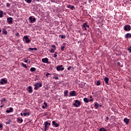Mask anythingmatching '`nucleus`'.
<instances>
[{
	"mask_svg": "<svg viewBox=\"0 0 131 131\" xmlns=\"http://www.w3.org/2000/svg\"><path fill=\"white\" fill-rule=\"evenodd\" d=\"M34 86H35V88H34V90H35L36 91H37V90H38L39 88H41L42 86V84H41V83H36L34 84Z\"/></svg>",
	"mask_w": 131,
	"mask_h": 131,
	"instance_id": "nucleus-1",
	"label": "nucleus"
},
{
	"mask_svg": "<svg viewBox=\"0 0 131 131\" xmlns=\"http://www.w3.org/2000/svg\"><path fill=\"white\" fill-rule=\"evenodd\" d=\"M74 106H75V107H79L81 105V102L78 100H76L75 101V103H73V104Z\"/></svg>",
	"mask_w": 131,
	"mask_h": 131,
	"instance_id": "nucleus-2",
	"label": "nucleus"
},
{
	"mask_svg": "<svg viewBox=\"0 0 131 131\" xmlns=\"http://www.w3.org/2000/svg\"><path fill=\"white\" fill-rule=\"evenodd\" d=\"M23 40L25 39L26 43H29L30 42V39H29V37L27 35H25L23 38Z\"/></svg>",
	"mask_w": 131,
	"mask_h": 131,
	"instance_id": "nucleus-3",
	"label": "nucleus"
},
{
	"mask_svg": "<svg viewBox=\"0 0 131 131\" xmlns=\"http://www.w3.org/2000/svg\"><path fill=\"white\" fill-rule=\"evenodd\" d=\"M51 125V123H49L48 121H46L45 123V128L44 131L48 130V128Z\"/></svg>",
	"mask_w": 131,
	"mask_h": 131,
	"instance_id": "nucleus-4",
	"label": "nucleus"
},
{
	"mask_svg": "<svg viewBox=\"0 0 131 131\" xmlns=\"http://www.w3.org/2000/svg\"><path fill=\"white\" fill-rule=\"evenodd\" d=\"M130 26L129 25H126L124 26V30L125 31H130Z\"/></svg>",
	"mask_w": 131,
	"mask_h": 131,
	"instance_id": "nucleus-5",
	"label": "nucleus"
},
{
	"mask_svg": "<svg viewBox=\"0 0 131 131\" xmlns=\"http://www.w3.org/2000/svg\"><path fill=\"white\" fill-rule=\"evenodd\" d=\"M64 69V67H63V65L62 64L56 67V70H57V71H63Z\"/></svg>",
	"mask_w": 131,
	"mask_h": 131,
	"instance_id": "nucleus-6",
	"label": "nucleus"
},
{
	"mask_svg": "<svg viewBox=\"0 0 131 131\" xmlns=\"http://www.w3.org/2000/svg\"><path fill=\"white\" fill-rule=\"evenodd\" d=\"M27 91L28 92V93H29V94H31V93H33V89L31 86H29L27 88Z\"/></svg>",
	"mask_w": 131,
	"mask_h": 131,
	"instance_id": "nucleus-7",
	"label": "nucleus"
},
{
	"mask_svg": "<svg viewBox=\"0 0 131 131\" xmlns=\"http://www.w3.org/2000/svg\"><path fill=\"white\" fill-rule=\"evenodd\" d=\"M29 20H30V23H34V22L36 21V18H33L32 16H31L29 17Z\"/></svg>",
	"mask_w": 131,
	"mask_h": 131,
	"instance_id": "nucleus-8",
	"label": "nucleus"
},
{
	"mask_svg": "<svg viewBox=\"0 0 131 131\" xmlns=\"http://www.w3.org/2000/svg\"><path fill=\"white\" fill-rule=\"evenodd\" d=\"M77 94H76V91H73L71 92H70V95L71 97H75Z\"/></svg>",
	"mask_w": 131,
	"mask_h": 131,
	"instance_id": "nucleus-9",
	"label": "nucleus"
},
{
	"mask_svg": "<svg viewBox=\"0 0 131 131\" xmlns=\"http://www.w3.org/2000/svg\"><path fill=\"white\" fill-rule=\"evenodd\" d=\"M8 83V81L6 80L5 79H1V81H0V83L1 84H6V83Z\"/></svg>",
	"mask_w": 131,
	"mask_h": 131,
	"instance_id": "nucleus-10",
	"label": "nucleus"
},
{
	"mask_svg": "<svg viewBox=\"0 0 131 131\" xmlns=\"http://www.w3.org/2000/svg\"><path fill=\"white\" fill-rule=\"evenodd\" d=\"M7 23L8 24H11V23H13V18L8 17L7 18Z\"/></svg>",
	"mask_w": 131,
	"mask_h": 131,
	"instance_id": "nucleus-11",
	"label": "nucleus"
},
{
	"mask_svg": "<svg viewBox=\"0 0 131 131\" xmlns=\"http://www.w3.org/2000/svg\"><path fill=\"white\" fill-rule=\"evenodd\" d=\"M42 63H49V58H45L42 59Z\"/></svg>",
	"mask_w": 131,
	"mask_h": 131,
	"instance_id": "nucleus-12",
	"label": "nucleus"
},
{
	"mask_svg": "<svg viewBox=\"0 0 131 131\" xmlns=\"http://www.w3.org/2000/svg\"><path fill=\"white\" fill-rule=\"evenodd\" d=\"M124 122L125 124L127 125L129 123V119H127V118H125L124 119Z\"/></svg>",
	"mask_w": 131,
	"mask_h": 131,
	"instance_id": "nucleus-13",
	"label": "nucleus"
},
{
	"mask_svg": "<svg viewBox=\"0 0 131 131\" xmlns=\"http://www.w3.org/2000/svg\"><path fill=\"white\" fill-rule=\"evenodd\" d=\"M67 8H68V9H70L71 10H74V6H72L71 5H68L67 6Z\"/></svg>",
	"mask_w": 131,
	"mask_h": 131,
	"instance_id": "nucleus-14",
	"label": "nucleus"
},
{
	"mask_svg": "<svg viewBox=\"0 0 131 131\" xmlns=\"http://www.w3.org/2000/svg\"><path fill=\"white\" fill-rule=\"evenodd\" d=\"M82 28L83 30H85V31H86V30H87L86 23H85L83 24V25L82 26Z\"/></svg>",
	"mask_w": 131,
	"mask_h": 131,
	"instance_id": "nucleus-15",
	"label": "nucleus"
},
{
	"mask_svg": "<svg viewBox=\"0 0 131 131\" xmlns=\"http://www.w3.org/2000/svg\"><path fill=\"white\" fill-rule=\"evenodd\" d=\"M52 124L55 125V127H59V126H60V125L58 123H56L55 121H52Z\"/></svg>",
	"mask_w": 131,
	"mask_h": 131,
	"instance_id": "nucleus-16",
	"label": "nucleus"
},
{
	"mask_svg": "<svg viewBox=\"0 0 131 131\" xmlns=\"http://www.w3.org/2000/svg\"><path fill=\"white\" fill-rule=\"evenodd\" d=\"M2 33L3 34H5V35H7L8 34V31H7V30L5 28L2 29Z\"/></svg>",
	"mask_w": 131,
	"mask_h": 131,
	"instance_id": "nucleus-17",
	"label": "nucleus"
},
{
	"mask_svg": "<svg viewBox=\"0 0 131 131\" xmlns=\"http://www.w3.org/2000/svg\"><path fill=\"white\" fill-rule=\"evenodd\" d=\"M131 38V34L128 33L125 35V38Z\"/></svg>",
	"mask_w": 131,
	"mask_h": 131,
	"instance_id": "nucleus-18",
	"label": "nucleus"
},
{
	"mask_svg": "<svg viewBox=\"0 0 131 131\" xmlns=\"http://www.w3.org/2000/svg\"><path fill=\"white\" fill-rule=\"evenodd\" d=\"M104 81H105L106 84H108V83H109V78L107 77H105L104 78Z\"/></svg>",
	"mask_w": 131,
	"mask_h": 131,
	"instance_id": "nucleus-19",
	"label": "nucleus"
},
{
	"mask_svg": "<svg viewBox=\"0 0 131 131\" xmlns=\"http://www.w3.org/2000/svg\"><path fill=\"white\" fill-rule=\"evenodd\" d=\"M17 121L18 122V123H22V122H23V119H20L18 118L17 119Z\"/></svg>",
	"mask_w": 131,
	"mask_h": 131,
	"instance_id": "nucleus-20",
	"label": "nucleus"
},
{
	"mask_svg": "<svg viewBox=\"0 0 131 131\" xmlns=\"http://www.w3.org/2000/svg\"><path fill=\"white\" fill-rule=\"evenodd\" d=\"M64 96L68 97V90H65L64 91Z\"/></svg>",
	"mask_w": 131,
	"mask_h": 131,
	"instance_id": "nucleus-21",
	"label": "nucleus"
},
{
	"mask_svg": "<svg viewBox=\"0 0 131 131\" xmlns=\"http://www.w3.org/2000/svg\"><path fill=\"white\" fill-rule=\"evenodd\" d=\"M43 104L45 105L42 106V109H45V108H47V107H48V104H47L46 102H44Z\"/></svg>",
	"mask_w": 131,
	"mask_h": 131,
	"instance_id": "nucleus-22",
	"label": "nucleus"
},
{
	"mask_svg": "<svg viewBox=\"0 0 131 131\" xmlns=\"http://www.w3.org/2000/svg\"><path fill=\"white\" fill-rule=\"evenodd\" d=\"M83 101H84V103H89V99L86 97H85L83 98Z\"/></svg>",
	"mask_w": 131,
	"mask_h": 131,
	"instance_id": "nucleus-23",
	"label": "nucleus"
},
{
	"mask_svg": "<svg viewBox=\"0 0 131 131\" xmlns=\"http://www.w3.org/2000/svg\"><path fill=\"white\" fill-rule=\"evenodd\" d=\"M30 71L31 72H34L36 71V69H35V68H31L30 69Z\"/></svg>",
	"mask_w": 131,
	"mask_h": 131,
	"instance_id": "nucleus-24",
	"label": "nucleus"
},
{
	"mask_svg": "<svg viewBox=\"0 0 131 131\" xmlns=\"http://www.w3.org/2000/svg\"><path fill=\"white\" fill-rule=\"evenodd\" d=\"M94 107H96V109H98V108H99V104L98 102H95Z\"/></svg>",
	"mask_w": 131,
	"mask_h": 131,
	"instance_id": "nucleus-25",
	"label": "nucleus"
},
{
	"mask_svg": "<svg viewBox=\"0 0 131 131\" xmlns=\"http://www.w3.org/2000/svg\"><path fill=\"white\" fill-rule=\"evenodd\" d=\"M29 115H30V113L28 112V113H24V116H29Z\"/></svg>",
	"mask_w": 131,
	"mask_h": 131,
	"instance_id": "nucleus-26",
	"label": "nucleus"
},
{
	"mask_svg": "<svg viewBox=\"0 0 131 131\" xmlns=\"http://www.w3.org/2000/svg\"><path fill=\"white\" fill-rule=\"evenodd\" d=\"M29 49L31 51H37V48H29Z\"/></svg>",
	"mask_w": 131,
	"mask_h": 131,
	"instance_id": "nucleus-27",
	"label": "nucleus"
},
{
	"mask_svg": "<svg viewBox=\"0 0 131 131\" xmlns=\"http://www.w3.org/2000/svg\"><path fill=\"white\" fill-rule=\"evenodd\" d=\"M3 14H4V12H3L2 10H0V18H3Z\"/></svg>",
	"mask_w": 131,
	"mask_h": 131,
	"instance_id": "nucleus-28",
	"label": "nucleus"
},
{
	"mask_svg": "<svg viewBox=\"0 0 131 131\" xmlns=\"http://www.w3.org/2000/svg\"><path fill=\"white\" fill-rule=\"evenodd\" d=\"M101 84V82H100V80H98L96 81V85H100Z\"/></svg>",
	"mask_w": 131,
	"mask_h": 131,
	"instance_id": "nucleus-29",
	"label": "nucleus"
},
{
	"mask_svg": "<svg viewBox=\"0 0 131 131\" xmlns=\"http://www.w3.org/2000/svg\"><path fill=\"white\" fill-rule=\"evenodd\" d=\"M61 37V38H66V35H59V37Z\"/></svg>",
	"mask_w": 131,
	"mask_h": 131,
	"instance_id": "nucleus-30",
	"label": "nucleus"
},
{
	"mask_svg": "<svg viewBox=\"0 0 131 131\" xmlns=\"http://www.w3.org/2000/svg\"><path fill=\"white\" fill-rule=\"evenodd\" d=\"M49 52H50L51 53H55V50L53 49H51V50H49Z\"/></svg>",
	"mask_w": 131,
	"mask_h": 131,
	"instance_id": "nucleus-31",
	"label": "nucleus"
},
{
	"mask_svg": "<svg viewBox=\"0 0 131 131\" xmlns=\"http://www.w3.org/2000/svg\"><path fill=\"white\" fill-rule=\"evenodd\" d=\"M21 65L22 66H23V67H24V68H28L27 66L24 63H22Z\"/></svg>",
	"mask_w": 131,
	"mask_h": 131,
	"instance_id": "nucleus-32",
	"label": "nucleus"
},
{
	"mask_svg": "<svg viewBox=\"0 0 131 131\" xmlns=\"http://www.w3.org/2000/svg\"><path fill=\"white\" fill-rule=\"evenodd\" d=\"M25 1L26 3H27V4H30L31 2H32V0H25Z\"/></svg>",
	"mask_w": 131,
	"mask_h": 131,
	"instance_id": "nucleus-33",
	"label": "nucleus"
},
{
	"mask_svg": "<svg viewBox=\"0 0 131 131\" xmlns=\"http://www.w3.org/2000/svg\"><path fill=\"white\" fill-rule=\"evenodd\" d=\"M99 131H107V130H106L105 128H101Z\"/></svg>",
	"mask_w": 131,
	"mask_h": 131,
	"instance_id": "nucleus-34",
	"label": "nucleus"
},
{
	"mask_svg": "<svg viewBox=\"0 0 131 131\" xmlns=\"http://www.w3.org/2000/svg\"><path fill=\"white\" fill-rule=\"evenodd\" d=\"M15 36H16V37H19L20 34H19V33H16L15 34Z\"/></svg>",
	"mask_w": 131,
	"mask_h": 131,
	"instance_id": "nucleus-35",
	"label": "nucleus"
},
{
	"mask_svg": "<svg viewBox=\"0 0 131 131\" xmlns=\"http://www.w3.org/2000/svg\"><path fill=\"white\" fill-rule=\"evenodd\" d=\"M10 122H12V121H11V119H9L8 122H6V124H10Z\"/></svg>",
	"mask_w": 131,
	"mask_h": 131,
	"instance_id": "nucleus-36",
	"label": "nucleus"
},
{
	"mask_svg": "<svg viewBox=\"0 0 131 131\" xmlns=\"http://www.w3.org/2000/svg\"><path fill=\"white\" fill-rule=\"evenodd\" d=\"M7 101V99H6V98H3L2 100H1V103H3V102H6Z\"/></svg>",
	"mask_w": 131,
	"mask_h": 131,
	"instance_id": "nucleus-37",
	"label": "nucleus"
},
{
	"mask_svg": "<svg viewBox=\"0 0 131 131\" xmlns=\"http://www.w3.org/2000/svg\"><path fill=\"white\" fill-rule=\"evenodd\" d=\"M13 110H14L13 109V107H10V108H9V111H10V113H11V112H13Z\"/></svg>",
	"mask_w": 131,
	"mask_h": 131,
	"instance_id": "nucleus-38",
	"label": "nucleus"
},
{
	"mask_svg": "<svg viewBox=\"0 0 131 131\" xmlns=\"http://www.w3.org/2000/svg\"><path fill=\"white\" fill-rule=\"evenodd\" d=\"M65 49V46H61V51H64V49Z\"/></svg>",
	"mask_w": 131,
	"mask_h": 131,
	"instance_id": "nucleus-39",
	"label": "nucleus"
},
{
	"mask_svg": "<svg viewBox=\"0 0 131 131\" xmlns=\"http://www.w3.org/2000/svg\"><path fill=\"white\" fill-rule=\"evenodd\" d=\"M127 51H128L129 53H131V46L128 48Z\"/></svg>",
	"mask_w": 131,
	"mask_h": 131,
	"instance_id": "nucleus-40",
	"label": "nucleus"
},
{
	"mask_svg": "<svg viewBox=\"0 0 131 131\" xmlns=\"http://www.w3.org/2000/svg\"><path fill=\"white\" fill-rule=\"evenodd\" d=\"M57 54H58L57 52H55V53H54V58H57Z\"/></svg>",
	"mask_w": 131,
	"mask_h": 131,
	"instance_id": "nucleus-41",
	"label": "nucleus"
},
{
	"mask_svg": "<svg viewBox=\"0 0 131 131\" xmlns=\"http://www.w3.org/2000/svg\"><path fill=\"white\" fill-rule=\"evenodd\" d=\"M106 120H105V122H108V120H109V117H106Z\"/></svg>",
	"mask_w": 131,
	"mask_h": 131,
	"instance_id": "nucleus-42",
	"label": "nucleus"
},
{
	"mask_svg": "<svg viewBox=\"0 0 131 131\" xmlns=\"http://www.w3.org/2000/svg\"><path fill=\"white\" fill-rule=\"evenodd\" d=\"M10 6H11V4H10V3H7L6 4V6L8 7H10Z\"/></svg>",
	"mask_w": 131,
	"mask_h": 131,
	"instance_id": "nucleus-43",
	"label": "nucleus"
},
{
	"mask_svg": "<svg viewBox=\"0 0 131 131\" xmlns=\"http://www.w3.org/2000/svg\"><path fill=\"white\" fill-rule=\"evenodd\" d=\"M46 75L47 77H49V75H51V74L48 73L46 74Z\"/></svg>",
	"mask_w": 131,
	"mask_h": 131,
	"instance_id": "nucleus-44",
	"label": "nucleus"
},
{
	"mask_svg": "<svg viewBox=\"0 0 131 131\" xmlns=\"http://www.w3.org/2000/svg\"><path fill=\"white\" fill-rule=\"evenodd\" d=\"M52 48H54V50H56V46L55 45H52Z\"/></svg>",
	"mask_w": 131,
	"mask_h": 131,
	"instance_id": "nucleus-45",
	"label": "nucleus"
},
{
	"mask_svg": "<svg viewBox=\"0 0 131 131\" xmlns=\"http://www.w3.org/2000/svg\"><path fill=\"white\" fill-rule=\"evenodd\" d=\"M71 68H72V67H71V66L68 67V70H71Z\"/></svg>",
	"mask_w": 131,
	"mask_h": 131,
	"instance_id": "nucleus-46",
	"label": "nucleus"
},
{
	"mask_svg": "<svg viewBox=\"0 0 131 131\" xmlns=\"http://www.w3.org/2000/svg\"><path fill=\"white\" fill-rule=\"evenodd\" d=\"M86 27L87 28H90V26L88 25V23H86Z\"/></svg>",
	"mask_w": 131,
	"mask_h": 131,
	"instance_id": "nucleus-47",
	"label": "nucleus"
},
{
	"mask_svg": "<svg viewBox=\"0 0 131 131\" xmlns=\"http://www.w3.org/2000/svg\"><path fill=\"white\" fill-rule=\"evenodd\" d=\"M3 123H1L0 124V128H3Z\"/></svg>",
	"mask_w": 131,
	"mask_h": 131,
	"instance_id": "nucleus-48",
	"label": "nucleus"
},
{
	"mask_svg": "<svg viewBox=\"0 0 131 131\" xmlns=\"http://www.w3.org/2000/svg\"><path fill=\"white\" fill-rule=\"evenodd\" d=\"M117 65H118V66H120L121 65V63H120V62H117Z\"/></svg>",
	"mask_w": 131,
	"mask_h": 131,
	"instance_id": "nucleus-49",
	"label": "nucleus"
},
{
	"mask_svg": "<svg viewBox=\"0 0 131 131\" xmlns=\"http://www.w3.org/2000/svg\"><path fill=\"white\" fill-rule=\"evenodd\" d=\"M54 79H56V80L59 79V77H54Z\"/></svg>",
	"mask_w": 131,
	"mask_h": 131,
	"instance_id": "nucleus-50",
	"label": "nucleus"
},
{
	"mask_svg": "<svg viewBox=\"0 0 131 131\" xmlns=\"http://www.w3.org/2000/svg\"><path fill=\"white\" fill-rule=\"evenodd\" d=\"M28 62V59H26L24 61L25 63H27Z\"/></svg>",
	"mask_w": 131,
	"mask_h": 131,
	"instance_id": "nucleus-51",
	"label": "nucleus"
},
{
	"mask_svg": "<svg viewBox=\"0 0 131 131\" xmlns=\"http://www.w3.org/2000/svg\"><path fill=\"white\" fill-rule=\"evenodd\" d=\"M92 101H94V99H91L89 100V102H92Z\"/></svg>",
	"mask_w": 131,
	"mask_h": 131,
	"instance_id": "nucleus-52",
	"label": "nucleus"
},
{
	"mask_svg": "<svg viewBox=\"0 0 131 131\" xmlns=\"http://www.w3.org/2000/svg\"><path fill=\"white\" fill-rule=\"evenodd\" d=\"M6 112L7 113H11V112H10V110H7Z\"/></svg>",
	"mask_w": 131,
	"mask_h": 131,
	"instance_id": "nucleus-53",
	"label": "nucleus"
},
{
	"mask_svg": "<svg viewBox=\"0 0 131 131\" xmlns=\"http://www.w3.org/2000/svg\"><path fill=\"white\" fill-rule=\"evenodd\" d=\"M4 106H5V105H1V108H3V107H4Z\"/></svg>",
	"mask_w": 131,
	"mask_h": 131,
	"instance_id": "nucleus-54",
	"label": "nucleus"
},
{
	"mask_svg": "<svg viewBox=\"0 0 131 131\" xmlns=\"http://www.w3.org/2000/svg\"><path fill=\"white\" fill-rule=\"evenodd\" d=\"M20 115H21V116H23V115H24L23 113H20Z\"/></svg>",
	"mask_w": 131,
	"mask_h": 131,
	"instance_id": "nucleus-55",
	"label": "nucleus"
},
{
	"mask_svg": "<svg viewBox=\"0 0 131 131\" xmlns=\"http://www.w3.org/2000/svg\"><path fill=\"white\" fill-rule=\"evenodd\" d=\"M24 111H25V112H27V109L25 108V109L24 110Z\"/></svg>",
	"mask_w": 131,
	"mask_h": 131,
	"instance_id": "nucleus-56",
	"label": "nucleus"
},
{
	"mask_svg": "<svg viewBox=\"0 0 131 131\" xmlns=\"http://www.w3.org/2000/svg\"><path fill=\"white\" fill-rule=\"evenodd\" d=\"M90 99H92V98H93V97H92V96H90Z\"/></svg>",
	"mask_w": 131,
	"mask_h": 131,
	"instance_id": "nucleus-57",
	"label": "nucleus"
},
{
	"mask_svg": "<svg viewBox=\"0 0 131 131\" xmlns=\"http://www.w3.org/2000/svg\"><path fill=\"white\" fill-rule=\"evenodd\" d=\"M2 32V30L0 29V33Z\"/></svg>",
	"mask_w": 131,
	"mask_h": 131,
	"instance_id": "nucleus-58",
	"label": "nucleus"
},
{
	"mask_svg": "<svg viewBox=\"0 0 131 131\" xmlns=\"http://www.w3.org/2000/svg\"><path fill=\"white\" fill-rule=\"evenodd\" d=\"M100 18H103V16H101Z\"/></svg>",
	"mask_w": 131,
	"mask_h": 131,
	"instance_id": "nucleus-59",
	"label": "nucleus"
},
{
	"mask_svg": "<svg viewBox=\"0 0 131 131\" xmlns=\"http://www.w3.org/2000/svg\"><path fill=\"white\" fill-rule=\"evenodd\" d=\"M0 130H3V129H1Z\"/></svg>",
	"mask_w": 131,
	"mask_h": 131,
	"instance_id": "nucleus-60",
	"label": "nucleus"
},
{
	"mask_svg": "<svg viewBox=\"0 0 131 131\" xmlns=\"http://www.w3.org/2000/svg\"><path fill=\"white\" fill-rule=\"evenodd\" d=\"M63 45H65V43H63Z\"/></svg>",
	"mask_w": 131,
	"mask_h": 131,
	"instance_id": "nucleus-61",
	"label": "nucleus"
},
{
	"mask_svg": "<svg viewBox=\"0 0 131 131\" xmlns=\"http://www.w3.org/2000/svg\"><path fill=\"white\" fill-rule=\"evenodd\" d=\"M29 63H30V61H29Z\"/></svg>",
	"mask_w": 131,
	"mask_h": 131,
	"instance_id": "nucleus-62",
	"label": "nucleus"
},
{
	"mask_svg": "<svg viewBox=\"0 0 131 131\" xmlns=\"http://www.w3.org/2000/svg\"><path fill=\"white\" fill-rule=\"evenodd\" d=\"M131 2V0H129Z\"/></svg>",
	"mask_w": 131,
	"mask_h": 131,
	"instance_id": "nucleus-63",
	"label": "nucleus"
}]
</instances>
